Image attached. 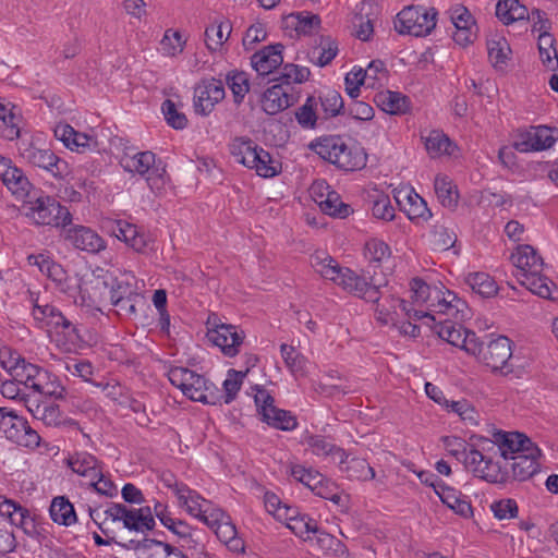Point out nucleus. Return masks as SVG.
<instances>
[{
  "mask_svg": "<svg viewBox=\"0 0 558 558\" xmlns=\"http://www.w3.org/2000/svg\"><path fill=\"white\" fill-rule=\"evenodd\" d=\"M174 492L180 506L204 523L209 520L211 512L218 509L210 501L204 499L199 494L185 485H175Z\"/></svg>",
  "mask_w": 558,
  "mask_h": 558,
  "instance_id": "obj_19",
  "label": "nucleus"
},
{
  "mask_svg": "<svg viewBox=\"0 0 558 558\" xmlns=\"http://www.w3.org/2000/svg\"><path fill=\"white\" fill-rule=\"evenodd\" d=\"M475 476L490 483L502 480L500 466L488 457H485L478 469H475Z\"/></svg>",
  "mask_w": 558,
  "mask_h": 558,
  "instance_id": "obj_64",
  "label": "nucleus"
},
{
  "mask_svg": "<svg viewBox=\"0 0 558 558\" xmlns=\"http://www.w3.org/2000/svg\"><path fill=\"white\" fill-rule=\"evenodd\" d=\"M111 233L136 253L148 254V252L153 250L151 238L141 231L136 226L126 221H116L112 226Z\"/></svg>",
  "mask_w": 558,
  "mask_h": 558,
  "instance_id": "obj_20",
  "label": "nucleus"
},
{
  "mask_svg": "<svg viewBox=\"0 0 558 558\" xmlns=\"http://www.w3.org/2000/svg\"><path fill=\"white\" fill-rule=\"evenodd\" d=\"M54 135L68 148L78 153H84L97 147V141L93 136L77 132L69 124H58L54 128Z\"/></svg>",
  "mask_w": 558,
  "mask_h": 558,
  "instance_id": "obj_26",
  "label": "nucleus"
},
{
  "mask_svg": "<svg viewBox=\"0 0 558 558\" xmlns=\"http://www.w3.org/2000/svg\"><path fill=\"white\" fill-rule=\"evenodd\" d=\"M168 377L173 386L193 401L208 404H216L219 401L215 386L208 383L204 376L189 368L172 367L168 373Z\"/></svg>",
  "mask_w": 558,
  "mask_h": 558,
  "instance_id": "obj_6",
  "label": "nucleus"
},
{
  "mask_svg": "<svg viewBox=\"0 0 558 558\" xmlns=\"http://www.w3.org/2000/svg\"><path fill=\"white\" fill-rule=\"evenodd\" d=\"M24 422L25 421L17 416L13 411L0 408V432H2L11 441H16L19 434L24 426Z\"/></svg>",
  "mask_w": 558,
  "mask_h": 558,
  "instance_id": "obj_51",
  "label": "nucleus"
},
{
  "mask_svg": "<svg viewBox=\"0 0 558 558\" xmlns=\"http://www.w3.org/2000/svg\"><path fill=\"white\" fill-rule=\"evenodd\" d=\"M69 466L73 472L86 477L88 481H94L100 475L101 466L97 459L88 452H77L69 458Z\"/></svg>",
  "mask_w": 558,
  "mask_h": 558,
  "instance_id": "obj_33",
  "label": "nucleus"
},
{
  "mask_svg": "<svg viewBox=\"0 0 558 558\" xmlns=\"http://www.w3.org/2000/svg\"><path fill=\"white\" fill-rule=\"evenodd\" d=\"M555 142L551 129L531 126L517 132L512 147L520 153L541 151L550 148Z\"/></svg>",
  "mask_w": 558,
  "mask_h": 558,
  "instance_id": "obj_13",
  "label": "nucleus"
},
{
  "mask_svg": "<svg viewBox=\"0 0 558 558\" xmlns=\"http://www.w3.org/2000/svg\"><path fill=\"white\" fill-rule=\"evenodd\" d=\"M375 101L385 112L390 114L405 113L409 108V100L400 93L383 90L376 94Z\"/></svg>",
  "mask_w": 558,
  "mask_h": 558,
  "instance_id": "obj_40",
  "label": "nucleus"
},
{
  "mask_svg": "<svg viewBox=\"0 0 558 558\" xmlns=\"http://www.w3.org/2000/svg\"><path fill=\"white\" fill-rule=\"evenodd\" d=\"M487 52L490 63L496 69H502L511 54L508 41L502 38H492L487 41Z\"/></svg>",
  "mask_w": 558,
  "mask_h": 558,
  "instance_id": "obj_48",
  "label": "nucleus"
},
{
  "mask_svg": "<svg viewBox=\"0 0 558 558\" xmlns=\"http://www.w3.org/2000/svg\"><path fill=\"white\" fill-rule=\"evenodd\" d=\"M227 84L231 89L234 101L240 104L250 90L247 74L244 72H230L227 75Z\"/></svg>",
  "mask_w": 558,
  "mask_h": 558,
  "instance_id": "obj_59",
  "label": "nucleus"
},
{
  "mask_svg": "<svg viewBox=\"0 0 558 558\" xmlns=\"http://www.w3.org/2000/svg\"><path fill=\"white\" fill-rule=\"evenodd\" d=\"M424 145L430 158L452 156L457 146L441 131L434 130L424 137Z\"/></svg>",
  "mask_w": 558,
  "mask_h": 558,
  "instance_id": "obj_35",
  "label": "nucleus"
},
{
  "mask_svg": "<svg viewBox=\"0 0 558 558\" xmlns=\"http://www.w3.org/2000/svg\"><path fill=\"white\" fill-rule=\"evenodd\" d=\"M246 372H239L235 369H230L228 372L227 378L225 379L222 386H223V396H218L219 401L223 400L225 403H230L234 400L236 393L241 389V386L243 384V379L246 376Z\"/></svg>",
  "mask_w": 558,
  "mask_h": 558,
  "instance_id": "obj_56",
  "label": "nucleus"
},
{
  "mask_svg": "<svg viewBox=\"0 0 558 558\" xmlns=\"http://www.w3.org/2000/svg\"><path fill=\"white\" fill-rule=\"evenodd\" d=\"M27 216L37 225L69 226L72 220L71 213L56 199L46 196L38 197L28 208Z\"/></svg>",
  "mask_w": 558,
  "mask_h": 558,
  "instance_id": "obj_9",
  "label": "nucleus"
},
{
  "mask_svg": "<svg viewBox=\"0 0 558 558\" xmlns=\"http://www.w3.org/2000/svg\"><path fill=\"white\" fill-rule=\"evenodd\" d=\"M293 104V97L282 84H276L265 90L262 108L267 114H277Z\"/></svg>",
  "mask_w": 558,
  "mask_h": 558,
  "instance_id": "obj_28",
  "label": "nucleus"
},
{
  "mask_svg": "<svg viewBox=\"0 0 558 558\" xmlns=\"http://www.w3.org/2000/svg\"><path fill=\"white\" fill-rule=\"evenodd\" d=\"M433 329L439 338L447 341L451 345L464 350L468 354L472 355V353L478 352V338L474 331L463 328L462 325L453 323L449 319H439Z\"/></svg>",
  "mask_w": 558,
  "mask_h": 558,
  "instance_id": "obj_12",
  "label": "nucleus"
},
{
  "mask_svg": "<svg viewBox=\"0 0 558 558\" xmlns=\"http://www.w3.org/2000/svg\"><path fill=\"white\" fill-rule=\"evenodd\" d=\"M10 376L19 384L23 385L27 392L32 396L40 397H56L61 398L63 396V388L57 387L51 388V385L44 383L45 373L32 363L23 360L13 371Z\"/></svg>",
  "mask_w": 558,
  "mask_h": 558,
  "instance_id": "obj_8",
  "label": "nucleus"
},
{
  "mask_svg": "<svg viewBox=\"0 0 558 558\" xmlns=\"http://www.w3.org/2000/svg\"><path fill=\"white\" fill-rule=\"evenodd\" d=\"M311 265L319 276L332 282L341 269L336 259L322 251L315 252L311 256Z\"/></svg>",
  "mask_w": 558,
  "mask_h": 558,
  "instance_id": "obj_43",
  "label": "nucleus"
},
{
  "mask_svg": "<svg viewBox=\"0 0 558 558\" xmlns=\"http://www.w3.org/2000/svg\"><path fill=\"white\" fill-rule=\"evenodd\" d=\"M223 83L216 78L203 80L194 90V108L202 116L209 114L225 98Z\"/></svg>",
  "mask_w": 558,
  "mask_h": 558,
  "instance_id": "obj_15",
  "label": "nucleus"
},
{
  "mask_svg": "<svg viewBox=\"0 0 558 558\" xmlns=\"http://www.w3.org/2000/svg\"><path fill=\"white\" fill-rule=\"evenodd\" d=\"M449 14L456 29L452 35L454 43L461 47L472 44L477 35V25L470 11L464 5L456 4Z\"/></svg>",
  "mask_w": 558,
  "mask_h": 558,
  "instance_id": "obj_16",
  "label": "nucleus"
},
{
  "mask_svg": "<svg viewBox=\"0 0 558 558\" xmlns=\"http://www.w3.org/2000/svg\"><path fill=\"white\" fill-rule=\"evenodd\" d=\"M142 555L144 558H186L178 548L156 539H144Z\"/></svg>",
  "mask_w": 558,
  "mask_h": 558,
  "instance_id": "obj_44",
  "label": "nucleus"
},
{
  "mask_svg": "<svg viewBox=\"0 0 558 558\" xmlns=\"http://www.w3.org/2000/svg\"><path fill=\"white\" fill-rule=\"evenodd\" d=\"M51 519L62 525H71L76 521V514L72 504L64 497H56L50 506Z\"/></svg>",
  "mask_w": 558,
  "mask_h": 558,
  "instance_id": "obj_50",
  "label": "nucleus"
},
{
  "mask_svg": "<svg viewBox=\"0 0 558 558\" xmlns=\"http://www.w3.org/2000/svg\"><path fill=\"white\" fill-rule=\"evenodd\" d=\"M47 397L24 395L22 397L28 412L47 426H57L61 422V415L58 405L48 403Z\"/></svg>",
  "mask_w": 558,
  "mask_h": 558,
  "instance_id": "obj_22",
  "label": "nucleus"
},
{
  "mask_svg": "<svg viewBox=\"0 0 558 558\" xmlns=\"http://www.w3.org/2000/svg\"><path fill=\"white\" fill-rule=\"evenodd\" d=\"M437 11L434 8L409 5L397 14L395 29L402 35L426 36L435 28Z\"/></svg>",
  "mask_w": 558,
  "mask_h": 558,
  "instance_id": "obj_7",
  "label": "nucleus"
},
{
  "mask_svg": "<svg viewBox=\"0 0 558 558\" xmlns=\"http://www.w3.org/2000/svg\"><path fill=\"white\" fill-rule=\"evenodd\" d=\"M445 408L456 413L464 423L470 426H476L478 424V412L476 409L465 399L460 400H448Z\"/></svg>",
  "mask_w": 558,
  "mask_h": 558,
  "instance_id": "obj_53",
  "label": "nucleus"
},
{
  "mask_svg": "<svg viewBox=\"0 0 558 558\" xmlns=\"http://www.w3.org/2000/svg\"><path fill=\"white\" fill-rule=\"evenodd\" d=\"M460 303L452 292L445 291L441 286H434V290L423 305L425 310L412 308L405 301H399V306L410 319L427 318L430 322H437V316L439 319H442V315L454 317L460 311Z\"/></svg>",
  "mask_w": 558,
  "mask_h": 558,
  "instance_id": "obj_4",
  "label": "nucleus"
},
{
  "mask_svg": "<svg viewBox=\"0 0 558 558\" xmlns=\"http://www.w3.org/2000/svg\"><path fill=\"white\" fill-rule=\"evenodd\" d=\"M207 324L210 326L207 331L208 340L220 348L225 355L235 356L245 339L244 331L233 325L219 323L217 316H210Z\"/></svg>",
  "mask_w": 558,
  "mask_h": 558,
  "instance_id": "obj_10",
  "label": "nucleus"
},
{
  "mask_svg": "<svg viewBox=\"0 0 558 558\" xmlns=\"http://www.w3.org/2000/svg\"><path fill=\"white\" fill-rule=\"evenodd\" d=\"M395 198L410 219L423 217L428 211L424 199L413 190L399 191Z\"/></svg>",
  "mask_w": 558,
  "mask_h": 558,
  "instance_id": "obj_37",
  "label": "nucleus"
},
{
  "mask_svg": "<svg viewBox=\"0 0 558 558\" xmlns=\"http://www.w3.org/2000/svg\"><path fill=\"white\" fill-rule=\"evenodd\" d=\"M283 46L281 44L270 45L256 51L251 57V64L259 75H268L279 68L283 62Z\"/></svg>",
  "mask_w": 558,
  "mask_h": 558,
  "instance_id": "obj_25",
  "label": "nucleus"
},
{
  "mask_svg": "<svg viewBox=\"0 0 558 558\" xmlns=\"http://www.w3.org/2000/svg\"><path fill=\"white\" fill-rule=\"evenodd\" d=\"M317 101L314 97H308L306 101L296 110L295 118L299 124L304 129H314L318 114L316 112Z\"/></svg>",
  "mask_w": 558,
  "mask_h": 558,
  "instance_id": "obj_60",
  "label": "nucleus"
},
{
  "mask_svg": "<svg viewBox=\"0 0 558 558\" xmlns=\"http://www.w3.org/2000/svg\"><path fill=\"white\" fill-rule=\"evenodd\" d=\"M205 524L215 532L219 541L223 543L230 551L236 554L244 553L245 545L243 539L238 536L235 525L221 509L218 508L214 510Z\"/></svg>",
  "mask_w": 558,
  "mask_h": 558,
  "instance_id": "obj_14",
  "label": "nucleus"
},
{
  "mask_svg": "<svg viewBox=\"0 0 558 558\" xmlns=\"http://www.w3.org/2000/svg\"><path fill=\"white\" fill-rule=\"evenodd\" d=\"M434 189L440 204L450 209L454 210L459 202V193L457 186L452 180L442 173L436 175L434 181Z\"/></svg>",
  "mask_w": 558,
  "mask_h": 558,
  "instance_id": "obj_36",
  "label": "nucleus"
},
{
  "mask_svg": "<svg viewBox=\"0 0 558 558\" xmlns=\"http://www.w3.org/2000/svg\"><path fill=\"white\" fill-rule=\"evenodd\" d=\"M120 163L125 171L145 178L147 185L155 194L159 195L165 190L168 182L166 166L160 160H156L154 153L124 154Z\"/></svg>",
  "mask_w": 558,
  "mask_h": 558,
  "instance_id": "obj_2",
  "label": "nucleus"
},
{
  "mask_svg": "<svg viewBox=\"0 0 558 558\" xmlns=\"http://www.w3.org/2000/svg\"><path fill=\"white\" fill-rule=\"evenodd\" d=\"M186 38L178 29L168 28L160 40V49L163 56L178 58L185 49Z\"/></svg>",
  "mask_w": 558,
  "mask_h": 558,
  "instance_id": "obj_45",
  "label": "nucleus"
},
{
  "mask_svg": "<svg viewBox=\"0 0 558 558\" xmlns=\"http://www.w3.org/2000/svg\"><path fill=\"white\" fill-rule=\"evenodd\" d=\"M255 403L262 420L268 425L282 430H292L296 427V418L289 412L278 409L267 390H257Z\"/></svg>",
  "mask_w": 558,
  "mask_h": 558,
  "instance_id": "obj_11",
  "label": "nucleus"
},
{
  "mask_svg": "<svg viewBox=\"0 0 558 558\" xmlns=\"http://www.w3.org/2000/svg\"><path fill=\"white\" fill-rule=\"evenodd\" d=\"M466 282L475 293L483 298H492L498 291L495 280L485 272L470 274Z\"/></svg>",
  "mask_w": 558,
  "mask_h": 558,
  "instance_id": "obj_49",
  "label": "nucleus"
},
{
  "mask_svg": "<svg viewBox=\"0 0 558 558\" xmlns=\"http://www.w3.org/2000/svg\"><path fill=\"white\" fill-rule=\"evenodd\" d=\"M498 450L504 459H513V456L523 454L530 447L535 446L525 435L520 433H497L495 435Z\"/></svg>",
  "mask_w": 558,
  "mask_h": 558,
  "instance_id": "obj_27",
  "label": "nucleus"
},
{
  "mask_svg": "<svg viewBox=\"0 0 558 558\" xmlns=\"http://www.w3.org/2000/svg\"><path fill=\"white\" fill-rule=\"evenodd\" d=\"M539 457L541 450L536 445L530 447L523 454L513 456L511 463L513 477L519 481H525L533 476L538 471Z\"/></svg>",
  "mask_w": 558,
  "mask_h": 558,
  "instance_id": "obj_29",
  "label": "nucleus"
},
{
  "mask_svg": "<svg viewBox=\"0 0 558 558\" xmlns=\"http://www.w3.org/2000/svg\"><path fill=\"white\" fill-rule=\"evenodd\" d=\"M90 517L105 534H107L105 524L108 519H111L113 522L122 521L125 529L135 532L149 531L155 525V520L149 507L129 509L122 504H112L104 512L90 511Z\"/></svg>",
  "mask_w": 558,
  "mask_h": 558,
  "instance_id": "obj_3",
  "label": "nucleus"
},
{
  "mask_svg": "<svg viewBox=\"0 0 558 558\" xmlns=\"http://www.w3.org/2000/svg\"><path fill=\"white\" fill-rule=\"evenodd\" d=\"M513 265L518 268V278L523 275H532L541 272L543 268L542 257L537 255L536 251L531 245H520L517 252L511 256Z\"/></svg>",
  "mask_w": 558,
  "mask_h": 558,
  "instance_id": "obj_31",
  "label": "nucleus"
},
{
  "mask_svg": "<svg viewBox=\"0 0 558 558\" xmlns=\"http://www.w3.org/2000/svg\"><path fill=\"white\" fill-rule=\"evenodd\" d=\"M33 304V316L40 327L57 328L62 326L69 328L71 323L53 306L45 303L38 295L29 293Z\"/></svg>",
  "mask_w": 558,
  "mask_h": 558,
  "instance_id": "obj_24",
  "label": "nucleus"
},
{
  "mask_svg": "<svg viewBox=\"0 0 558 558\" xmlns=\"http://www.w3.org/2000/svg\"><path fill=\"white\" fill-rule=\"evenodd\" d=\"M62 235L75 248L88 253H99L106 248V242L92 229L84 226L64 227Z\"/></svg>",
  "mask_w": 558,
  "mask_h": 558,
  "instance_id": "obj_18",
  "label": "nucleus"
},
{
  "mask_svg": "<svg viewBox=\"0 0 558 558\" xmlns=\"http://www.w3.org/2000/svg\"><path fill=\"white\" fill-rule=\"evenodd\" d=\"M320 107L325 118L336 117L343 110L344 104L341 95L332 89L324 92L320 97Z\"/></svg>",
  "mask_w": 558,
  "mask_h": 558,
  "instance_id": "obj_57",
  "label": "nucleus"
},
{
  "mask_svg": "<svg viewBox=\"0 0 558 558\" xmlns=\"http://www.w3.org/2000/svg\"><path fill=\"white\" fill-rule=\"evenodd\" d=\"M520 283L543 299H553V290L556 289V284L541 272L523 275Z\"/></svg>",
  "mask_w": 558,
  "mask_h": 558,
  "instance_id": "obj_42",
  "label": "nucleus"
},
{
  "mask_svg": "<svg viewBox=\"0 0 558 558\" xmlns=\"http://www.w3.org/2000/svg\"><path fill=\"white\" fill-rule=\"evenodd\" d=\"M325 202L319 207L325 214L329 216H338L341 218L350 214V206L344 204L337 192L332 191L326 195Z\"/></svg>",
  "mask_w": 558,
  "mask_h": 558,
  "instance_id": "obj_62",
  "label": "nucleus"
},
{
  "mask_svg": "<svg viewBox=\"0 0 558 558\" xmlns=\"http://www.w3.org/2000/svg\"><path fill=\"white\" fill-rule=\"evenodd\" d=\"M15 106L0 99V136L14 140L20 136V114Z\"/></svg>",
  "mask_w": 558,
  "mask_h": 558,
  "instance_id": "obj_34",
  "label": "nucleus"
},
{
  "mask_svg": "<svg viewBox=\"0 0 558 558\" xmlns=\"http://www.w3.org/2000/svg\"><path fill=\"white\" fill-rule=\"evenodd\" d=\"M333 283L341 287L344 291L360 298H364L372 302L378 301L376 289L371 287L363 277L349 268L341 267L339 274L333 280Z\"/></svg>",
  "mask_w": 558,
  "mask_h": 558,
  "instance_id": "obj_21",
  "label": "nucleus"
},
{
  "mask_svg": "<svg viewBox=\"0 0 558 558\" xmlns=\"http://www.w3.org/2000/svg\"><path fill=\"white\" fill-rule=\"evenodd\" d=\"M303 444L315 456L330 457L333 460H338L340 465L347 462L348 454L320 435H308L304 438Z\"/></svg>",
  "mask_w": 558,
  "mask_h": 558,
  "instance_id": "obj_32",
  "label": "nucleus"
},
{
  "mask_svg": "<svg viewBox=\"0 0 558 558\" xmlns=\"http://www.w3.org/2000/svg\"><path fill=\"white\" fill-rule=\"evenodd\" d=\"M0 178L7 189L19 199L25 198L31 191V183L23 171L13 166L10 159L0 163Z\"/></svg>",
  "mask_w": 558,
  "mask_h": 558,
  "instance_id": "obj_23",
  "label": "nucleus"
},
{
  "mask_svg": "<svg viewBox=\"0 0 558 558\" xmlns=\"http://www.w3.org/2000/svg\"><path fill=\"white\" fill-rule=\"evenodd\" d=\"M259 147L250 138H235L231 145V154L238 162L250 168L257 156Z\"/></svg>",
  "mask_w": 558,
  "mask_h": 558,
  "instance_id": "obj_46",
  "label": "nucleus"
},
{
  "mask_svg": "<svg viewBox=\"0 0 558 558\" xmlns=\"http://www.w3.org/2000/svg\"><path fill=\"white\" fill-rule=\"evenodd\" d=\"M286 23L294 27L296 33L307 35L319 28L320 19L316 14L292 13L286 17Z\"/></svg>",
  "mask_w": 558,
  "mask_h": 558,
  "instance_id": "obj_54",
  "label": "nucleus"
},
{
  "mask_svg": "<svg viewBox=\"0 0 558 558\" xmlns=\"http://www.w3.org/2000/svg\"><path fill=\"white\" fill-rule=\"evenodd\" d=\"M291 475L295 481L302 483L312 492L315 490L317 486L325 481L324 476L319 472L312 469H305L302 465L291 466Z\"/></svg>",
  "mask_w": 558,
  "mask_h": 558,
  "instance_id": "obj_61",
  "label": "nucleus"
},
{
  "mask_svg": "<svg viewBox=\"0 0 558 558\" xmlns=\"http://www.w3.org/2000/svg\"><path fill=\"white\" fill-rule=\"evenodd\" d=\"M111 302L119 315L135 316L137 307L145 304L144 298L135 291L110 292Z\"/></svg>",
  "mask_w": 558,
  "mask_h": 558,
  "instance_id": "obj_39",
  "label": "nucleus"
},
{
  "mask_svg": "<svg viewBox=\"0 0 558 558\" xmlns=\"http://www.w3.org/2000/svg\"><path fill=\"white\" fill-rule=\"evenodd\" d=\"M437 496L457 514L463 518H469L472 514L471 504L460 492L444 485L440 489H437Z\"/></svg>",
  "mask_w": 558,
  "mask_h": 558,
  "instance_id": "obj_38",
  "label": "nucleus"
},
{
  "mask_svg": "<svg viewBox=\"0 0 558 558\" xmlns=\"http://www.w3.org/2000/svg\"><path fill=\"white\" fill-rule=\"evenodd\" d=\"M231 27L228 23L211 24L205 29V44L208 50L217 51L228 40Z\"/></svg>",
  "mask_w": 558,
  "mask_h": 558,
  "instance_id": "obj_52",
  "label": "nucleus"
},
{
  "mask_svg": "<svg viewBox=\"0 0 558 558\" xmlns=\"http://www.w3.org/2000/svg\"><path fill=\"white\" fill-rule=\"evenodd\" d=\"M0 514L7 517L10 523L23 533L31 535L35 532V521L28 510L15 501L9 499L2 502Z\"/></svg>",
  "mask_w": 558,
  "mask_h": 558,
  "instance_id": "obj_30",
  "label": "nucleus"
},
{
  "mask_svg": "<svg viewBox=\"0 0 558 558\" xmlns=\"http://www.w3.org/2000/svg\"><path fill=\"white\" fill-rule=\"evenodd\" d=\"M308 147L320 158L344 171H355L366 166L367 157L363 149L339 135L318 137Z\"/></svg>",
  "mask_w": 558,
  "mask_h": 558,
  "instance_id": "obj_1",
  "label": "nucleus"
},
{
  "mask_svg": "<svg viewBox=\"0 0 558 558\" xmlns=\"http://www.w3.org/2000/svg\"><path fill=\"white\" fill-rule=\"evenodd\" d=\"M280 353L286 366L294 376L306 375L307 359L298 352L294 347L282 343Z\"/></svg>",
  "mask_w": 558,
  "mask_h": 558,
  "instance_id": "obj_47",
  "label": "nucleus"
},
{
  "mask_svg": "<svg viewBox=\"0 0 558 558\" xmlns=\"http://www.w3.org/2000/svg\"><path fill=\"white\" fill-rule=\"evenodd\" d=\"M345 471L351 478L361 481H372L376 474L374 469L367 463L365 459L353 458L349 461L345 468H341Z\"/></svg>",
  "mask_w": 558,
  "mask_h": 558,
  "instance_id": "obj_58",
  "label": "nucleus"
},
{
  "mask_svg": "<svg viewBox=\"0 0 558 558\" xmlns=\"http://www.w3.org/2000/svg\"><path fill=\"white\" fill-rule=\"evenodd\" d=\"M477 347L478 352L472 353V355L492 373L508 376L514 372L512 342L509 338L498 336L490 339L486 345L477 339Z\"/></svg>",
  "mask_w": 558,
  "mask_h": 558,
  "instance_id": "obj_5",
  "label": "nucleus"
},
{
  "mask_svg": "<svg viewBox=\"0 0 558 558\" xmlns=\"http://www.w3.org/2000/svg\"><path fill=\"white\" fill-rule=\"evenodd\" d=\"M250 169H254L258 175L264 178H270L276 174V168L272 165L271 157L269 153L263 148L257 150V156L254 158V162Z\"/></svg>",
  "mask_w": 558,
  "mask_h": 558,
  "instance_id": "obj_63",
  "label": "nucleus"
},
{
  "mask_svg": "<svg viewBox=\"0 0 558 558\" xmlns=\"http://www.w3.org/2000/svg\"><path fill=\"white\" fill-rule=\"evenodd\" d=\"M22 157L34 167L49 171L53 177L61 178L68 173V163L50 149L29 145L23 149Z\"/></svg>",
  "mask_w": 558,
  "mask_h": 558,
  "instance_id": "obj_17",
  "label": "nucleus"
},
{
  "mask_svg": "<svg viewBox=\"0 0 558 558\" xmlns=\"http://www.w3.org/2000/svg\"><path fill=\"white\" fill-rule=\"evenodd\" d=\"M391 255V250L387 243L379 239H371L365 243L364 256L373 264L380 265Z\"/></svg>",
  "mask_w": 558,
  "mask_h": 558,
  "instance_id": "obj_55",
  "label": "nucleus"
},
{
  "mask_svg": "<svg viewBox=\"0 0 558 558\" xmlns=\"http://www.w3.org/2000/svg\"><path fill=\"white\" fill-rule=\"evenodd\" d=\"M497 17L506 25L530 16L529 10L519 0H500L496 5Z\"/></svg>",
  "mask_w": 558,
  "mask_h": 558,
  "instance_id": "obj_41",
  "label": "nucleus"
}]
</instances>
